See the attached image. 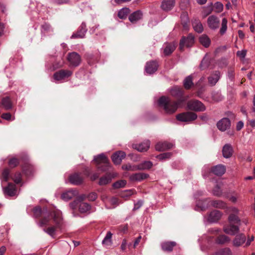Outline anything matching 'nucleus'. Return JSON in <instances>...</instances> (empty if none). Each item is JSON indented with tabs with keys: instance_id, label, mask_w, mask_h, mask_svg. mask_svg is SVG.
Instances as JSON below:
<instances>
[{
	"instance_id": "1",
	"label": "nucleus",
	"mask_w": 255,
	"mask_h": 255,
	"mask_svg": "<svg viewBox=\"0 0 255 255\" xmlns=\"http://www.w3.org/2000/svg\"><path fill=\"white\" fill-rule=\"evenodd\" d=\"M51 216H44L37 224L40 227L49 226L43 229V231L53 238L56 234V229L61 224L62 217L60 211L53 212Z\"/></svg>"
},
{
	"instance_id": "2",
	"label": "nucleus",
	"mask_w": 255,
	"mask_h": 255,
	"mask_svg": "<svg viewBox=\"0 0 255 255\" xmlns=\"http://www.w3.org/2000/svg\"><path fill=\"white\" fill-rule=\"evenodd\" d=\"M226 213L230 214L228 218L229 225L225 226L223 230L227 234L235 235L238 233L241 223L238 217L239 211L236 207H231L227 209Z\"/></svg>"
},
{
	"instance_id": "3",
	"label": "nucleus",
	"mask_w": 255,
	"mask_h": 255,
	"mask_svg": "<svg viewBox=\"0 0 255 255\" xmlns=\"http://www.w3.org/2000/svg\"><path fill=\"white\" fill-rule=\"evenodd\" d=\"M183 101L181 100L176 102L172 101L169 98L162 96L159 99L158 103L160 107L163 108L166 113L171 114L175 112L179 105Z\"/></svg>"
},
{
	"instance_id": "4",
	"label": "nucleus",
	"mask_w": 255,
	"mask_h": 255,
	"mask_svg": "<svg viewBox=\"0 0 255 255\" xmlns=\"http://www.w3.org/2000/svg\"><path fill=\"white\" fill-rule=\"evenodd\" d=\"M94 161L98 164V168L102 171H105L109 170L110 162L108 158L103 153L95 156Z\"/></svg>"
},
{
	"instance_id": "5",
	"label": "nucleus",
	"mask_w": 255,
	"mask_h": 255,
	"mask_svg": "<svg viewBox=\"0 0 255 255\" xmlns=\"http://www.w3.org/2000/svg\"><path fill=\"white\" fill-rule=\"evenodd\" d=\"M67 59L69 63L70 66L72 67H77L81 62L80 55L75 52L68 53Z\"/></svg>"
},
{
	"instance_id": "6",
	"label": "nucleus",
	"mask_w": 255,
	"mask_h": 255,
	"mask_svg": "<svg viewBox=\"0 0 255 255\" xmlns=\"http://www.w3.org/2000/svg\"><path fill=\"white\" fill-rule=\"evenodd\" d=\"M197 115L193 112H188L178 114L176 116V119L181 122H189L195 120Z\"/></svg>"
},
{
	"instance_id": "7",
	"label": "nucleus",
	"mask_w": 255,
	"mask_h": 255,
	"mask_svg": "<svg viewBox=\"0 0 255 255\" xmlns=\"http://www.w3.org/2000/svg\"><path fill=\"white\" fill-rule=\"evenodd\" d=\"M187 106L188 109L195 111H204L206 110L205 106L198 100H191L187 102Z\"/></svg>"
},
{
	"instance_id": "8",
	"label": "nucleus",
	"mask_w": 255,
	"mask_h": 255,
	"mask_svg": "<svg viewBox=\"0 0 255 255\" xmlns=\"http://www.w3.org/2000/svg\"><path fill=\"white\" fill-rule=\"evenodd\" d=\"M194 43V36L192 34H189L187 37H182L179 44V49L183 50L184 47H190Z\"/></svg>"
},
{
	"instance_id": "9",
	"label": "nucleus",
	"mask_w": 255,
	"mask_h": 255,
	"mask_svg": "<svg viewBox=\"0 0 255 255\" xmlns=\"http://www.w3.org/2000/svg\"><path fill=\"white\" fill-rule=\"evenodd\" d=\"M220 21L217 16L212 15L209 16L207 19V24L209 27L212 30H216L219 27Z\"/></svg>"
},
{
	"instance_id": "10",
	"label": "nucleus",
	"mask_w": 255,
	"mask_h": 255,
	"mask_svg": "<svg viewBox=\"0 0 255 255\" xmlns=\"http://www.w3.org/2000/svg\"><path fill=\"white\" fill-rule=\"evenodd\" d=\"M231 122L228 118H224L217 123L218 128L222 131H225L230 128Z\"/></svg>"
},
{
	"instance_id": "11",
	"label": "nucleus",
	"mask_w": 255,
	"mask_h": 255,
	"mask_svg": "<svg viewBox=\"0 0 255 255\" xmlns=\"http://www.w3.org/2000/svg\"><path fill=\"white\" fill-rule=\"evenodd\" d=\"M72 72L68 70H61L54 73L53 77L56 80H61L70 77Z\"/></svg>"
},
{
	"instance_id": "12",
	"label": "nucleus",
	"mask_w": 255,
	"mask_h": 255,
	"mask_svg": "<svg viewBox=\"0 0 255 255\" xmlns=\"http://www.w3.org/2000/svg\"><path fill=\"white\" fill-rule=\"evenodd\" d=\"M149 177L148 174L142 172L132 174L129 176V180L132 182H140Z\"/></svg>"
},
{
	"instance_id": "13",
	"label": "nucleus",
	"mask_w": 255,
	"mask_h": 255,
	"mask_svg": "<svg viewBox=\"0 0 255 255\" xmlns=\"http://www.w3.org/2000/svg\"><path fill=\"white\" fill-rule=\"evenodd\" d=\"M117 175V173L115 172L107 173L100 178L99 184L101 186L106 185L109 183L111 181L112 179L116 177Z\"/></svg>"
},
{
	"instance_id": "14",
	"label": "nucleus",
	"mask_w": 255,
	"mask_h": 255,
	"mask_svg": "<svg viewBox=\"0 0 255 255\" xmlns=\"http://www.w3.org/2000/svg\"><path fill=\"white\" fill-rule=\"evenodd\" d=\"M78 195V192L77 190L71 189L64 192L61 195V198L64 201H67L72 199L73 198L77 196Z\"/></svg>"
},
{
	"instance_id": "15",
	"label": "nucleus",
	"mask_w": 255,
	"mask_h": 255,
	"mask_svg": "<svg viewBox=\"0 0 255 255\" xmlns=\"http://www.w3.org/2000/svg\"><path fill=\"white\" fill-rule=\"evenodd\" d=\"M174 145L172 143L166 141L159 142L155 145V149L157 151H161L169 149L173 147Z\"/></svg>"
},
{
	"instance_id": "16",
	"label": "nucleus",
	"mask_w": 255,
	"mask_h": 255,
	"mask_svg": "<svg viewBox=\"0 0 255 255\" xmlns=\"http://www.w3.org/2000/svg\"><path fill=\"white\" fill-rule=\"evenodd\" d=\"M158 65L155 61H152L146 63L145 66V71L149 74L154 73L158 68Z\"/></svg>"
},
{
	"instance_id": "17",
	"label": "nucleus",
	"mask_w": 255,
	"mask_h": 255,
	"mask_svg": "<svg viewBox=\"0 0 255 255\" xmlns=\"http://www.w3.org/2000/svg\"><path fill=\"white\" fill-rule=\"evenodd\" d=\"M87 32L86 25L85 23H82L81 26L79 27L78 31L74 33L71 38H83L84 37L85 33Z\"/></svg>"
},
{
	"instance_id": "18",
	"label": "nucleus",
	"mask_w": 255,
	"mask_h": 255,
	"mask_svg": "<svg viewBox=\"0 0 255 255\" xmlns=\"http://www.w3.org/2000/svg\"><path fill=\"white\" fill-rule=\"evenodd\" d=\"M126 156L125 152L119 151L115 153L112 156V159L113 162L116 164H119L121 163L122 159Z\"/></svg>"
},
{
	"instance_id": "19",
	"label": "nucleus",
	"mask_w": 255,
	"mask_h": 255,
	"mask_svg": "<svg viewBox=\"0 0 255 255\" xmlns=\"http://www.w3.org/2000/svg\"><path fill=\"white\" fill-rule=\"evenodd\" d=\"M150 146V141L147 140L144 142L133 145V148L140 152L146 151L148 150Z\"/></svg>"
},
{
	"instance_id": "20",
	"label": "nucleus",
	"mask_w": 255,
	"mask_h": 255,
	"mask_svg": "<svg viewBox=\"0 0 255 255\" xmlns=\"http://www.w3.org/2000/svg\"><path fill=\"white\" fill-rule=\"evenodd\" d=\"M222 216V214L220 211L214 210L210 213L208 220L210 222H216L220 219Z\"/></svg>"
},
{
	"instance_id": "21",
	"label": "nucleus",
	"mask_w": 255,
	"mask_h": 255,
	"mask_svg": "<svg viewBox=\"0 0 255 255\" xmlns=\"http://www.w3.org/2000/svg\"><path fill=\"white\" fill-rule=\"evenodd\" d=\"M83 178L80 174L74 173L69 176V181L74 185H79L83 182Z\"/></svg>"
},
{
	"instance_id": "22",
	"label": "nucleus",
	"mask_w": 255,
	"mask_h": 255,
	"mask_svg": "<svg viewBox=\"0 0 255 255\" xmlns=\"http://www.w3.org/2000/svg\"><path fill=\"white\" fill-rule=\"evenodd\" d=\"M210 205L215 208H219L221 209H226V211L228 208H227L226 203L224 201L220 200L211 201Z\"/></svg>"
},
{
	"instance_id": "23",
	"label": "nucleus",
	"mask_w": 255,
	"mask_h": 255,
	"mask_svg": "<svg viewBox=\"0 0 255 255\" xmlns=\"http://www.w3.org/2000/svg\"><path fill=\"white\" fill-rule=\"evenodd\" d=\"M211 171L214 174L217 176H221L225 173L226 167L223 165L219 164L213 167Z\"/></svg>"
},
{
	"instance_id": "24",
	"label": "nucleus",
	"mask_w": 255,
	"mask_h": 255,
	"mask_svg": "<svg viewBox=\"0 0 255 255\" xmlns=\"http://www.w3.org/2000/svg\"><path fill=\"white\" fill-rule=\"evenodd\" d=\"M142 17V13L140 10H137L131 13L128 17L129 20L131 23H135L138 20L141 19Z\"/></svg>"
},
{
	"instance_id": "25",
	"label": "nucleus",
	"mask_w": 255,
	"mask_h": 255,
	"mask_svg": "<svg viewBox=\"0 0 255 255\" xmlns=\"http://www.w3.org/2000/svg\"><path fill=\"white\" fill-rule=\"evenodd\" d=\"M220 78V73L218 71H215L208 77L209 84L212 85H215Z\"/></svg>"
},
{
	"instance_id": "26",
	"label": "nucleus",
	"mask_w": 255,
	"mask_h": 255,
	"mask_svg": "<svg viewBox=\"0 0 255 255\" xmlns=\"http://www.w3.org/2000/svg\"><path fill=\"white\" fill-rule=\"evenodd\" d=\"M175 4V0H164L161 4V8L165 11L171 10Z\"/></svg>"
},
{
	"instance_id": "27",
	"label": "nucleus",
	"mask_w": 255,
	"mask_h": 255,
	"mask_svg": "<svg viewBox=\"0 0 255 255\" xmlns=\"http://www.w3.org/2000/svg\"><path fill=\"white\" fill-rule=\"evenodd\" d=\"M4 193L10 196H13L15 195L16 190L14 184L9 183L7 187L3 189Z\"/></svg>"
},
{
	"instance_id": "28",
	"label": "nucleus",
	"mask_w": 255,
	"mask_h": 255,
	"mask_svg": "<svg viewBox=\"0 0 255 255\" xmlns=\"http://www.w3.org/2000/svg\"><path fill=\"white\" fill-rule=\"evenodd\" d=\"M246 237L243 234H240L236 237L233 240V245L235 247H239L242 245L246 241Z\"/></svg>"
},
{
	"instance_id": "29",
	"label": "nucleus",
	"mask_w": 255,
	"mask_h": 255,
	"mask_svg": "<svg viewBox=\"0 0 255 255\" xmlns=\"http://www.w3.org/2000/svg\"><path fill=\"white\" fill-rule=\"evenodd\" d=\"M0 107H2L6 110L12 108V103L9 97H6L2 99L0 103Z\"/></svg>"
},
{
	"instance_id": "30",
	"label": "nucleus",
	"mask_w": 255,
	"mask_h": 255,
	"mask_svg": "<svg viewBox=\"0 0 255 255\" xmlns=\"http://www.w3.org/2000/svg\"><path fill=\"white\" fill-rule=\"evenodd\" d=\"M176 245L175 242H165L161 244L162 249L165 252H171L174 247Z\"/></svg>"
},
{
	"instance_id": "31",
	"label": "nucleus",
	"mask_w": 255,
	"mask_h": 255,
	"mask_svg": "<svg viewBox=\"0 0 255 255\" xmlns=\"http://www.w3.org/2000/svg\"><path fill=\"white\" fill-rule=\"evenodd\" d=\"M222 152L225 158L230 157L233 153V149L231 145L229 144H225L223 148Z\"/></svg>"
},
{
	"instance_id": "32",
	"label": "nucleus",
	"mask_w": 255,
	"mask_h": 255,
	"mask_svg": "<svg viewBox=\"0 0 255 255\" xmlns=\"http://www.w3.org/2000/svg\"><path fill=\"white\" fill-rule=\"evenodd\" d=\"M163 52L165 55H169L172 53L176 48V44L174 43H166L164 45Z\"/></svg>"
},
{
	"instance_id": "33",
	"label": "nucleus",
	"mask_w": 255,
	"mask_h": 255,
	"mask_svg": "<svg viewBox=\"0 0 255 255\" xmlns=\"http://www.w3.org/2000/svg\"><path fill=\"white\" fill-rule=\"evenodd\" d=\"M153 166L152 162L150 161H144L137 165V170H143L150 169Z\"/></svg>"
},
{
	"instance_id": "34",
	"label": "nucleus",
	"mask_w": 255,
	"mask_h": 255,
	"mask_svg": "<svg viewBox=\"0 0 255 255\" xmlns=\"http://www.w3.org/2000/svg\"><path fill=\"white\" fill-rule=\"evenodd\" d=\"M192 23L194 29L198 33H201L203 31V25L198 19H195L193 20Z\"/></svg>"
},
{
	"instance_id": "35",
	"label": "nucleus",
	"mask_w": 255,
	"mask_h": 255,
	"mask_svg": "<svg viewBox=\"0 0 255 255\" xmlns=\"http://www.w3.org/2000/svg\"><path fill=\"white\" fill-rule=\"evenodd\" d=\"M181 23L183 27L185 29L188 28V23L189 19L188 18V13L186 12H183L181 15Z\"/></svg>"
},
{
	"instance_id": "36",
	"label": "nucleus",
	"mask_w": 255,
	"mask_h": 255,
	"mask_svg": "<svg viewBox=\"0 0 255 255\" xmlns=\"http://www.w3.org/2000/svg\"><path fill=\"white\" fill-rule=\"evenodd\" d=\"M199 41L200 43L205 47H209L211 43L210 38L207 35L205 34L202 35L200 37Z\"/></svg>"
},
{
	"instance_id": "37",
	"label": "nucleus",
	"mask_w": 255,
	"mask_h": 255,
	"mask_svg": "<svg viewBox=\"0 0 255 255\" xmlns=\"http://www.w3.org/2000/svg\"><path fill=\"white\" fill-rule=\"evenodd\" d=\"M171 95L175 97H180L183 95V90L181 88L175 87L170 91Z\"/></svg>"
},
{
	"instance_id": "38",
	"label": "nucleus",
	"mask_w": 255,
	"mask_h": 255,
	"mask_svg": "<svg viewBox=\"0 0 255 255\" xmlns=\"http://www.w3.org/2000/svg\"><path fill=\"white\" fill-rule=\"evenodd\" d=\"M230 239L226 235L219 236L216 240V243L218 244L223 245L230 242Z\"/></svg>"
},
{
	"instance_id": "39",
	"label": "nucleus",
	"mask_w": 255,
	"mask_h": 255,
	"mask_svg": "<svg viewBox=\"0 0 255 255\" xmlns=\"http://www.w3.org/2000/svg\"><path fill=\"white\" fill-rule=\"evenodd\" d=\"M193 85L192 77L191 75L186 77L183 82L184 87L186 89H189Z\"/></svg>"
},
{
	"instance_id": "40",
	"label": "nucleus",
	"mask_w": 255,
	"mask_h": 255,
	"mask_svg": "<svg viewBox=\"0 0 255 255\" xmlns=\"http://www.w3.org/2000/svg\"><path fill=\"white\" fill-rule=\"evenodd\" d=\"M228 21L226 18H224L222 20L221 27L220 29L219 33L221 35H224L227 30Z\"/></svg>"
},
{
	"instance_id": "41",
	"label": "nucleus",
	"mask_w": 255,
	"mask_h": 255,
	"mask_svg": "<svg viewBox=\"0 0 255 255\" xmlns=\"http://www.w3.org/2000/svg\"><path fill=\"white\" fill-rule=\"evenodd\" d=\"M112 234L110 232H108L102 241L103 245L106 247L111 246L112 245Z\"/></svg>"
},
{
	"instance_id": "42",
	"label": "nucleus",
	"mask_w": 255,
	"mask_h": 255,
	"mask_svg": "<svg viewBox=\"0 0 255 255\" xmlns=\"http://www.w3.org/2000/svg\"><path fill=\"white\" fill-rule=\"evenodd\" d=\"M91 209V206L85 202H82L79 204V210L81 213H86L89 211Z\"/></svg>"
},
{
	"instance_id": "43",
	"label": "nucleus",
	"mask_w": 255,
	"mask_h": 255,
	"mask_svg": "<svg viewBox=\"0 0 255 255\" xmlns=\"http://www.w3.org/2000/svg\"><path fill=\"white\" fill-rule=\"evenodd\" d=\"M129 9L127 7L122 8L118 12V16L121 19H125L129 13Z\"/></svg>"
},
{
	"instance_id": "44",
	"label": "nucleus",
	"mask_w": 255,
	"mask_h": 255,
	"mask_svg": "<svg viewBox=\"0 0 255 255\" xmlns=\"http://www.w3.org/2000/svg\"><path fill=\"white\" fill-rule=\"evenodd\" d=\"M215 255H232V252L229 248H224L218 251Z\"/></svg>"
},
{
	"instance_id": "45",
	"label": "nucleus",
	"mask_w": 255,
	"mask_h": 255,
	"mask_svg": "<svg viewBox=\"0 0 255 255\" xmlns=\"http://www.w3.org/2000/svg\"><path fill=\"white\" fill-rule=\"evenodd\" d=\"M172 155V154L171 152H165L158 155L157 156V158L160 160H162L164 159L170 158Z\"/></svg>"
},
{
	"instance_id": "46",
	"label": "nucleus",
	"mask_w": 255,
	"mask_h": 255,
	"mask_svg": "<svg viewBox=\"0 0 255 255\" xmlns=\"http://www.w3.org/2000/svg\"><path fill=\"white\" fill-rule=\"evenodd\" d=\"M209 65V61L206 57L202 60L200 65V68L202 70H204L208 67Z\"/></svg>"
},
{
	"instance_id": "47",
	"label": "nucleus",
	"mask_w": 255,
	"mask_h": 255,
	"mask_svg": "<svg viewBox=\"0 0 255 255\" xmlns=\"http://www.w3.org/2000/svg\"><path fill=\"white\" fill-rule=\"evenodd\" d=\"M8 163L10 167L14 168L19 164V161L17 158L12 157L9 160Z\"/></svg>"
},
{
	"instance_id": "48",
	"label": "nucleus",
	"mask_w": 255,
	"mask_h": 255,
	"mask_svg": "<svg viewBox=\"0 0 255 255\" xmlns=\"http://www.w3.org/2000/svg\"><path fill=\"white\" fill-rule=\"evenodd\" d=\"M127 184V181L124 180H120L113 184V187L115 188L124 187Z\"/></svg>"
},
{
	"instance_id": "49",
	"label": "nucleus",
	"mask_w": 255,
	"mask_h": 255,
	"mask_svg": "<svg viewBox=\"0 0 255 255\" xmlns=\"http://www.w3.org/2000/svg\"><path fill=\"white\" fill-rule=\"evenodd\" d=\"M33 212L34 216L36 218H38L40 216L43 215V214H44L43 211H42L41 209L39 207H35V208H34Z\"/></svg>"
},
{
	"instance_id": "50",
	"label": "nucleus",
	"mask_w": 255,
	"mask_h": 255,
	"mask_svg": "<svg viewBox=\"0 0 255 255\" xmlns=\"http://www.w3.org/2000/svg\"><path fill=\"white\" fill-rule=\"evenodd\" d=\"M122 168L124 170L128 171H135L137 170V165H131L130 164L124 165H123Z\"/></svg>"
},
{
	"instance_id": "51",
	"label": "nucleus",
	"mask_w": 255,
	"mask_h": 255,
	"mask_svg": "<svg viewBox=\"0 0 255 255\" xmlns=\"http://www.w3.org/2000/svg\"><path fill=\"white\" fill-rule=\"evenodd\" d=\"M213 194L214 195L218 197H220L222 195V192L221 190L220 187L218 185H217L213 190Z\"/></svg>"
},
{
	"instance_id": "52",
	"label": "nucleus",
	"mask_w": 255,
	"mask_h": 255,
	"mask_svg": "<svg viewBox=\"0 0 255 255\" xmlns=\"http://www.w3.org/2000/svg\"><path fill=\"white\" fill-rule=\"evenodd\" d=\"M9 170L7 168L4 169L2 173V177L3 180L6 181L9 178Z\"/></svg>"
},
{
	"instance_id": "53",
	"label": "nucleus",
	"mask_w": 255,
	"mask_h": 255,
	"mask_svg": "<svg viewBox=\"0 0 255 255\" xmlns=\"http://www.w3.org/2000/svg\"><path fill=\"white\" fill-rule=\"evenodd\" d=\"M109 202L114 207L118 206L120 204L119 199L115 197H112L109 199Z\"/></svg>"
},
{
	"instance_id": "54",
	"label": "nucleus",
	"mask_w": 255,
	"mask_h": 255,
	"mask_svg": "<svg viewBox=\"0 0 255 255\" xmlns=\"http://www.w3.org/2000/svg\"><path fill=\"white\" fill-rule=\"evenodd\" d=\"M215 7L217 9V12H221L223 8V5L220 2H217L215 3Z\"/></svg>"
},
{
	"instance_id": "55",
	"label": "nucleus",
	"mask_w": 255,
	"mask_h": 255,
	"mask_svg": "<svg viewBox=\"0 0 255 255\" xmlns=\"http://www.w3.org/2000/svg\"><path fill=\"white\" fill-rule=\"evenodd\" d=\"M87 198L89 200L93 201L97 198V195L96 193L92 192L88 195Z\"/></svg>"
},
{
	"instance_id": "56",
	"label": "nucleus",
	"mask_w": 255,
	"mask_h": 255,
	"mask_svg": "<svg viewBox=\"0 0 255 255\" xmlns=\"http://www.w3.org/2000/svg\"><path fill=\"white\" fill-rule=\"evenodd\" d=\"M246 53H247V51L245 50H241V51H238L237 52V55L239 57L244 58L245 57V56L246 55Z\"/></svg>"
},
{
	"instance_id": "57",
	"label": "nucleus",
	"mask_w": 255,
	"mask_h": 255,
	"mask_svg": "<svg viewBox=\"0 0 255 255\" xmlns=\"http://www.w3.org/2000/svg\"><path fill=\"white\" fill-rule=\"evenodd\" d=\"M13 180L15 183H19L21 181V175L20 173H18L15 175L14 177L13 178Z\"/></svg>"
},
{
	"instance_id": "58",
	"label": "nucleus",
	"mask_w": 255,
	"mask_h": 255,
	"mask_svg": "<svg viewBox=\"0 0 255 255\" xmlns=\"http://www.w3.org/2000/svg\"><path fill=\"white\" fill-rule=\"evenodd\" d=\"M212 11V7H208L204 11V16H207L208 14H210L211 12Z\"/></svg>"
},
{
	"instance_id": "59",
	"label": "nucleus",
	"mask_w": 255,
	"mask_h": 255,
	"mask_svg": "<svg viewBox=\"0 0 255 255\" xmlns=\"http://www.w3.org/2000/svg\"><path fill=\"white\" fill-rule=\"evenodd\" d=\"M78 203V201L75 200V201H73V202H71L69 204L70 207L72 209L74 210L77 208Z\"/></svg>"
},
{
	"instance_id": "60",
	"label": "nucleus",
	"mask_w": 255,
	"mask_h": 255,
	"mask_svg": "<svg viewBox=\"0 0 255 255\" xmlns=\"http://www.w3.org/2000/svg\"><path fill=\"white\" fill-rule=\"evenodd\" d=\"M11 117V116L10 113H4L1 115V118L6 120H10Z\"/></svg>"
},
{
	"instance_id": "61",
	"label": "nucleus",
	"mask_w": 255,
	"mask_h": 255,
	"mask_svg": "<svg viewBox=\"0 0 255 255\" xmlns=\"http://www.w3.org/2000/svg\"><path fill=\"white\" fill-rule=\"evenodd\" d=\"M244 127V123L242 121H239L237 123L236 126V129L237 130H240Z\"/></svg>"
},
{
	"instance_id": "62",
	"label": "nucleus",
	"mask_w": 255,
	"mask_h": 255,
	"mask_svg": "<svg viewBox=\"0 0 255 255\" xmlns=\"http://www.w3.org/2000/svg\"><path fill=\"white\" fill-rule=\"evenodd\" d=\"M143 204V202L142 201H138L136 203L134 204V207L133 209L137 210L140 207L142 206Z\"/></svg>"
},
{
	"instance_id": "63",
	"label": "nucleus",
	"mask_w": 255,
	"mask_h": 255,
	"mask_svg": "<svg viewBox=\"0 0 255 255\" xmlns=\"http://www.w3.org/2000/svg\"><path fill=\"white\" fill-rule=\"evenodd\" d=\"M41 27L43 30L45 31H48L50 29V25L47 23L43 24V25H42Z\"/></svg>"
},
{
	"instance_id": "64",
	"label": "nucleus",
	"mask_w": 255,
	"mask_h": 255,
	"mask_svg": "<svg viewBox=\"0 0 255 255\" xmlns=\"http://www.w3.org/2000/svg\"><path fill=\"white\" fill-rule=\"evenodd\" d=\"M141 239V236H139L134 241L133 244V248H135L139 244Z\"/></svg>"
}]
</instances>
